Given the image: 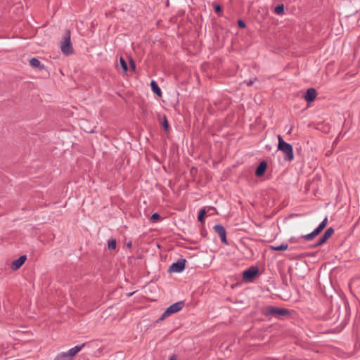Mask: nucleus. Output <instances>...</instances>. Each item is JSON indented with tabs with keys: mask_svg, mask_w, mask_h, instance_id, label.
I'll use <instances>...</instances> for the list:
<instances>
[{
	"mask_svg": "<svg viewBox=\"0 0 360 360\" xmlns=\"http://www.w3.org/2000/svg\"><path fill=\"white\" fill-rule=\"evenodd\" d=\"M238 25L240 28H245L246 27L245 22L243 21L242 20H239L238 21Z\"/></svg>",
	"mask_w": 360,
	"mask_h": 360,
	"instance_id": "obj_26",
	"label": "nucleus"
},
{
	"mask_svg": "<svg viewBox=\"0 0 360 360\" xmlns=\"http://www.w3.org/2000/svg\"><path fill=\"white\" fill-rule=\"evenodd\" d=\"M30 65L34 68H39L42 70L44 68V65L41 64V62L37 58H32L30 60Z\"/></svg>",
	"mask_w": 360,
	"mask_h": 360,
	"instance_id": "obj_13",
	"label": "nucleus"
},
{
	"mask_svg": "<svg viewBox=\"0 0 360 360\" xmlns=\"http://www.w3.org/2000/svg\"><path fill=\"white\" fill-rule=\"evenodd\" d=\"M169 360H176L174 356H171Z\"/></svg>",
	"mask_w": 360,
	"mask_h": 360,
	"instance_id": "obj_31",
	"label": "nucleus"
},
{
	"mask_svg": "<svg viewBox=\"0 0 360 360\" xmlns=\"http://www.w3.org/2000/svg\"><path fill=\"white\" fill-rule=\"evenodd\" d=\"M328 240L326 239L323 236H321L320 238V239L319 240V241L317 242V243L316 245H314V247H318V246H320L321 245H323V243H325Z\"/></svg>",
	"mask_w": 360,
	"mask_h": 360,
	"instance_id": "obj_24",
	"label": "nucleus"
},
{
	"mask_svg": "<svg viewBox=\"0 0 360 360\" xmlns=\"http://www.w3.org/2000/svg\"><path fill=\"white\" fill-rule=\"evenodd\" d=\"M327 223H328V219H327V217H326L314 231H313L310 233L302 236V238L306 241H309V240H313L316 236H317L323 231V229L326 226Z\"/></svg>",
	"mask_w": 360,
	"mask_h": 360,
	"instance_id": "obj_4",
	"label": "nucleus"
},
{
	"mask_svg": "<svg viewBox=\"0 0 360 360\" xmlns=\"http://www.w3.org/2000/svg\"><path fill=\"white\" fill-rule=\"evenodd\" d=\"M267 167V163L265 161H262L259 163L255 171V174L257 176H262Z\"/></svg>",
	"mask_w": 360,
	"mask_h": 360,
	"instance_id": "obj_12",
	"label": "nucleus"
},
{
	"mask_svg": "<svg viewBox=\"0 0 360 360\" xmlns=\"http://www.w3.org/2000/svg\"><path fill=\"white\" fill-rule=\"evenodd\" d=\"M54 360H70L69 357L64 352L59 354Z\"/></svg>",
	"mask_w": 360,
	"mask_h": 360,
	"instance_id": "obj_21",
	"label": "nucleus"
},
{
	"mask_svg": "<svg viewBox=\"0 0 360 360\" xmlns=\"http://www.w3.org/2000/svg\"><path fill=\"white\" fill-rule=\"evenodd\" d=\"M278 149L284 154V159L287 161H292L294 159L292 147L290 144L283 141L281 135L278 136Z\"/></svg>",
	"mask_w": 360,
	"mask_h": 360,
	"instance_id": "obj_1",
	"label": "nucleus"
},
{
	"mask_svg": "<svg viewBox=\"0 0 360 360\" xmlns=\"http://www.w3.org/2000/svg\"><path fill=\"white\" fill-rule=\"evenodd\" d=\"M162 125H163V127L165 128V130H168V129H169V123H168L167 119V117L165 116L164 117V120H163V122H162Z\"/></svg>",
	"mask_w": 360,
	"mask_h": 360,
	"instance_id": "obj_25",
	"label": "nucleus"
},
{
	"mask_svg": "<svg viewBox=\"0 0 360 360\" xmlns=\"http://www.w3.org/2000/svg\"><path fill=\"white\" fill-rule=\"evenodd\" d=\"M186 260L184 259H179L176 262L173 263L169 269V271L174 273L181 272L185 269Z\"/></svg>",
	"mask_w": 360,
	"mask_h": 360,
	"instance_id": "obj_6",
	"label": "nucleus"
},
{
	"mask_svg": "<svg viewBox=\"0 0 360 360\" xmlns=\"http://www.w3.org/2000/svg\"><path fill=\"white\" fill-rule=\"evenodd\" d=\"M246 83H247L248 86H250V85H252L253 84V81L252 80H249Z\"/></svg>",
	"mask_w": 360,
	"mask_h": 360,
	"instance_id": "obj_30",
	"label": "nucleus"
},
{
	"mask_svg": "<svg viewBox=\"0 0 360 360\" xmlns=\"http://www.w3.org/2000/svg\"><path fill=\"white\" fill-rule=\"evenodd\" d=\"M151 89L154 93L158 94L159 96H161V90L160 88L158 86V84L155 81H152L150 83Z\"/></svg>",
	"mask_w": 360,
	"mask_h": 360,
	"instance_id": "obj_15",
	"label": "nucleus"
},
{
	"mask_svg": "<svg viewBox=\"0 0 360 360\" xmlns=\"http://www.w3.org/2000/svg\"><path fill=\"white\" fill-rule=\"evenodd\" d=\"M26 259H27V257L25 255H22L18 259L13 261L12 264H11L12 269L15 271V270H18V269H20L23 265V264L25 262Z\"/></svg>",
	"mask_w": 360,
	"mask_h": 360,
	"instance_id": "obj_9",
	"label": "nucleus"
},
{
	"mask_svg": "<svg viewBox=\"0 0 360 360\" xmlns=\"http://www.w3.org/2000/svg\"><path fill=\"white\" fill-rule=\"evenodd\" d=\"M160 218V216L158 213H154L151 216V219L153 221H156V220L159 219Z\"/></svg>",
	"mask_w": 360,
	"mask_h": 360,
	"instance_id": "obj_27",
	"label": "nucleus"
},
{
	"mask_svg": "<svg viewBox=\"0 0 360 360\" xmlns=\"http://www.w3.org/2000/svg\"><path fill=\"white\" fill-rule=\"evenodd\" d=\"M333 233H334V229L333 228L330 227L325 231V233H323V235L322 236H323L326 239L328 240V238L331 237V236L333 234Z\"/></svg>",
	"mask_w": 360,
	"mask_h": 360,
	"instance_id": "obj_16",
	"label": "nucleus"
},
{
	"mask_svg": "<svg viewBox=\"0 0 360 360\" xmlns=\"http://www.w3.org/2000/svg\"><path fill=\"white\" fill-rule=\"evenodd\" d=\"M288 314V310L284 309H279L269 307L266 309V314L271 316H283Z\"/></svg>",
	"mask_w": 360,
	"mask_h": 360,
	"instance_id": "obj_7",
	"label": "nucleus"
},
{
	"mask_svg": "<svg viewBox=\"0 0 360 360\" xmlns=\"http://www.w3.org/2000/svg\"><path fill=\"white\" fill-rule=\"evenodd\" d=\"M61 51L65 55L71 54L73 52V48L70 41V34L69 31L65 33V35L61 43Z\"/></svg>",
	"mask_w": 360,
	"mask_h": 360,
	"instance_id": "obj_3",
	"label": "nucleus"
},
{
	"mask_svg": "<svg viewBox=\"0 0 360 360\" xmlns=\"http://www.w3.org/2000/svg\"><path fill=\"white\" fill-rule=\"evenodd\" d=\"M221 6L219 5H216L214 6V11L216 13H219L221 11Z\"/></svg>",
	"mask_w": 360,
	"mask_h": 360,
	"instance_id": "obj_28",
	"label": "nucleus"
},
{
	"mask_svg": "<svg viewBox=\"0 0 360 360\" xmlns=\"http://www.w3.org/2000/svg\"><path fill=\"white\" fill-rule=\"evenodd\" d=\"M120 67L122 68V69L123 70L124 72H126L128 70V67H127V62L122 57H121L120 58Z\"/></svg>",
	"mask_w": 360,
	"mask_h": 360,
	"instance_id": "obj_17",
	"label": "nucleus"
},
{
	"mask_svg": "<svg viewBox=\"0 0 360 360\" xmlns=\"http://www.w3.org/2000/svg\"><path fill=\"white\" fill-rule=\"evenodd\" d=\"M328 240L326 239L323 236H321L320 238V239L319 240V241L317 242V243L316 245H314V247H318V246H320L321 245H323V243H325Z\"/></svg>",
	"mask_w": 360,
	"mask_h": 360,
	"instance_id": "obj_23",
	"label": "nucleus"
},
{
	"mask_svg": "<svg viewBox=\"0 0 360 360\" xmlns=\"http://www.w3.org/2000/svg\"><path fill=\"white\" fill-rule=\"evenodd\" d=\"M284 11V6L283 4L278 5L274 8V12L277 15H281Z\"/></svg>",
	"mask_w": 360,
	"mask_h": 360,
	"instance_id": "obj_18",
	"label": "nucleus"
},
{
	"mask_svg": "<svg viewBox=\"0 0 360 360\" xmlns=\"http://www.w3.org/2000/svg\"><path fill=\"white\" fill-rule=\"evenodd\" d=\"M258 268L257 266H251L243 273V279L246 282H250L258 274Z\"/></svg>",
	"mask_w": 360,
	"mask_h": 360,
	"instance_id": "obj_5",
	"label": "nucleus"
},
{
	"mask_svg": "<svg viewBox=\"0 0 360 360\" xmlns=\"http://www.w3.org/2000/svg\"><path fill=\"white\" fill-rule=\"evenodd\" d=\"M288 248V245L287 243H282L280 245H272L271 246V249L275 251H284Z\"/></svg>",
	"mask_w": 360,
	"mask_h": 360,
	"instance_id": "obj_14",
	"label": "nucleus"
},
{
	"mask_svg": "<svg viewBox=\"0 0 360 360\" xmlns=\"http://www.w3.org/2000/svg\"><path fill=\"white\" fill-rule=\"evenodd\" d=\"M328 240L326 239L323 236H321L320 238V239L319 240V241L317 242V243L316 245H314V247H318V246H320L321 245H323V243H325Z\"/></svg>",
	"mask_w": 360,
	"mask_h": 360,
	"instance_id": "obj_22",
	"label": "nucleus"
},
{
	"mask_svg": "<svg viewBox=\"0 0 360 360\" xmlns=\"http://www.w3.org/2000/svg\"><path fill=\"white\" fill-rule=\"evenodd\" d=\"M85 344H82V345H77L68 350V352H64L65 355L69 357L70 360H72V358L77 354L83 348Z\"/></svg>",
	"mask_w": 360,
	"mask_h": 360,
	"instance_id": "obj_10",
	"label": "nucleus"
},
{
	"mask_svg": "<svg viewBox=\"0 0 360 360\" xmlns=\"http://www.w3.org/2000/svg\"><path fill=\"white\" fill-rule=\"evenodd\" d=\"M184 307V302H178L176 303L172 304L169 307L166 309V310L164 311V313L162 314V316L158 319V321H162L165 320L166 318L169 317V316L177 313L179 311Z\"/></svg>",
	"mask_w": 360,
	"mask_h": 360,
	"instance_id": "obj_2",
	"label": "nucleus"
},
{
	"mask_svg": "<svg viewBox=\"0 0 360 360\" xmlns=\"http://www.w3.org/2000/svg\"><path fill=\"white\" fill-rule=\"evenodd\" d=\"M117 242L115 239H111L108 241V248L110 250H115L116 248Z\"/></svg>",
	"mask_w": 360,
	"mask_h": 360,
	"instance_id": "obj_19",
	"label": "nucleus"
},
{
	"mask_svg": "<svg viewBox=\"0 0 360 360\" xmlns=\"http://www.w3.org/2000/svg\"><path fill=\"white\" fill-rule=\"evenodd\" d=\"M130 65H131V68H132V70H134L136 66H135V64H134V61L132 60H131V61H130Z\"/></svg>",
	"mask_w": 360,
	"mask_h": 360,
	"instance_id": "obj_29",
	"label": "nucleus"
},
{
	"mask_svg": "<svg viewBox=\"0 0 360 360\" xmlns=\"http://www.w3.org/2000/svg\"><path fill=\"white\" fill-rule=\"evenodd\" d=\"M214 231L218 233L222 243L226 244V233L224 227L221 224H216L213 227Z\"/></svg>",
	"mask_w": 360,
	"mask_h": 360,
	"instance_id": "obj_8",
	"label": "nucleus"
},
{
	"mask_svg": "<svg viewBox=\"0 0 360 360\" xmlns=\"http://www.w3.org/2000/svg\"><path fill=\"white\" fill-rule=\"evenodd\" d=\"M316 97V91L313 88H309L307 90L304 98L307 102H312Z\"/></svg>",
	"mask_w": 360,
	"mask_h": 360,
	"instance_id": "obj_11",
	"label": "nucleus"
},
{
	"mask_svg": "<svg viewBox=\"0 0 360 360\" xmlns=\"http://www.w3.org/2000/svg\"><path fill=\"white\" fill-rule=\"evenodd\" d=\"M206 214V211L205 209H201L199 212V214H198V220L203 223L204 222V216Z\"/></svg>",
	"mask_w": 360,
	"mask_h": 360,
	"instance_id": "obj_20",
	"label": "nucleus"
}]
</instances>
